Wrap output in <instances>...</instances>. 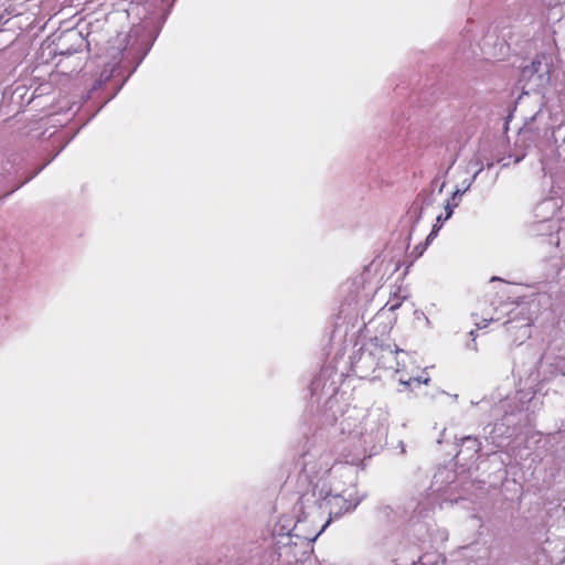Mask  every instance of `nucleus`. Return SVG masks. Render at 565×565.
I'll list each match as a JSON object with an SVG mask.
<instances>
[{
    "label": "nucleus",
    "mask_w": 565,
    "mask_h": 565,
    "mask_svg": "<svg viewBox=\"0 0 565 565\" xmlns=\"http://www.w3.org/2000/svg\"><path fill=\"white\" fill-rule=\"evenodd\" d=\"M361 502V498L356 497V489L354 486L343 490L341 493H328L319 503V509L329 514V520L321 527L316 537L326 529L330 520L342 516L355 509Z\"/></svg>",
    "instance_id": "1"
},
{
    "label": "nucleus",
    "mask_w": 565,
    "mask_h": 565,
    "mask_svg": "<svg viewBox=\"0 0 565 565\" xmlns=\"http://www.w3.org/2000/svg\"><path fill=\"white\" fill-rule=\"evenodd\" d=\"M405 358H407V353L403 350H398L396 347L393 349L391 345L385 348H380L379 350V367L386 370H394L395 379L398 383L412 387L413 384L419 385L420 383L427 384L429 377H414L406 376L404 374L405 369Z\"/></svg>",
    "instance_id": "2"
},
{
    "label": "nucleus",
    "mask_w": 565,
    "mask_h": 565,
    "mask_svg": "<svg viewBox=\"0 0 565 565\" xmlns=\"http://www.w3.org/2000/svg\"><path fill=\"white\" fill-rule=\"evenodd\" d=\"M302 473L310 483L322 479L332 468V458L327 452L308 451L302 457Z\"/></svg>",
    "instance_id": "3"
},
{
    "label": "nucleus",
    "mask_w": 565,
    "mask_h": 565,
    "mask_svg": "<svg viewBox=\"0 0 565 565\" xmlns=\"http://www.w3.org/2000/svg\"><path fill=\"white\" fill-rule=\"evenodd\" d=\"M456 473L454 470L443 467L437 470V472L434 475L433 481L430 483V487L428 489V495L434 501H447L450 502L457 501L456 498H450L448 492L451 491V484L455 482Z\"/></svg>",
    "instance_id": "4"
},
{
    "label": "nucleus",
    "mask_w": 565,
    "mask_h": 565,
    "mask_svg": "<svg viewBox=\"0 0 565 565\" xmlns=\"http://www.w3.org/2000/svg\"><path fill=\"white\" fill-rule=\"evenodd\" d=\"M347 429L352 439H359L360 446L363 449H366V447H369L371 445H375L376 443H381L384 439L385 434H386V428L383 424L377 426L375 429L372 428L370 431H367V430L363 431L362 428H358V427H355L354 429H351L350 423H348L347 420H343L342 422V430L344 431Z\"/></svg>",
    "instance_id": "5"
},
{
    "label": "nucleus",
    "mask_w": 565,
    "mask_h": 565,
    "mask_svg": "<svg viewBox=\"0 0 565 565\" xmlns=\"http://www.w3.org/2000/svg\"><path fill=\"white\" fill-rule=\"evenodd\" d=\"M109 55L111 57V61L104 63L105 68L100 73L98 79L94 85L95 89L102 87L115 75V72L117 71L118 66L125 57V53L119 49H111Z\"/></svg>",
    "instance_id": "6"
},
{
    "label": "nucleus",
    "mask_w": 565,
    "mask_h": 565,
    "mask_svg": "<svg viewBox=\"0 0 565 565\" xmlns=\"http://www.w3.org/2000/svg\"><path fill=\"white\" fill-rule=\"evenodd\" d=\"M461 447L457 454V457H462L467 461H475L478 458V454L481 449V443L478 438L472 436H466L461 439Z\"/></svg>",
    "instance_id": "7"
},
{
    "label": "nucleus",
    "mask_w": 565,
    "mask_h": 565,
    "mask_svg": "<svg viewBox=\"0 0 565 565\" xmlns=\"http://www.w3.org/2000/svg\"><path fill=\"white\" fill-rule=\"evenodd\" d=\"M436 202V193L434 190H423L418 193L413 207L418 210L417 218L422 217V214Z\"/></svg>",
    "instance_id": "8"
},
{
    "label": "nucleus",
    "mask_w": 565,
    "mask_h": 565,
    "mask_svg": "<svg viewBox=\"0 0 565 565\" xmlns=\"http://www.w3.org/2000/svg\"><path fill=\"white\" fill-rule=\"evenodd\" d=\"M542 61L540 57H536L530 65L523 67L522 76L524 78H531L533 75L541 71Z\"/></svg>",
    "instance_id": "9"
},
{
    "label": "nucleus",
    "mask_w": 565,
    "mask_h": 565,
    "mask_svg": "<svg viewBox=\"0 0 565 565\" xmlns=\"http://www.w3.org/2000/svg\"><path fill=\"white\" fill-rule=\"evenodd\" d=\"M481 171H482V167H481V168H479V169L476 171V173L472 175L471 180L467 183V185H466L462 190L457 189V190L452 193V195H451V198H450L449 200H450V201H452V202H458V203H459V201H460V199H461L462 194H463L466 191H468V190H469V188L471 186L472 182L477 179L478 174H479Z\"/></svg>",
    "instance_id": "10"
},
{
    "label": "nucleus",
    "mask_w": 565,
    "mask_h": 565,
    "mask_svg": "<svg viewBox=\"0 0 565 565\" xmlns=\"http://www.w3.org/2000/svg\"><path fill=\"white\" fill-rule=\"evenodd\" d=\"M444 221L445 220H444L443 214L437 215V217H436V222L437 223L434 225L431 232L429 233V235L426 238V243L427 244L429 242H431L434 239V237L437 235V233H438L439 228L441 227V224H443Z\"/></svg>",
    "instance_id": "11"
},
{
    "label": "nucleus",
    "mask_w": 565,
    "mask_h": 565,
    "mask_svg": "<svg viewBox=\"0 0 565 565\" xmlns=\"http://www.w3.org/2000/svg\"><path fill=\"white\" fill-rule=\"evenodd\" d=\"M458 205V202H452L450 200H447L446 204H445V215H444V220H448L450 218V216L452 215V212H454V209Z\"/></svg>",
    "instance_id": "12"
},
{
    "label": "nucleus",
    "mask_w": 565,
    "mask_h": 565,
    "mask_svg": "<svg viewBox=\"0 0 565 565\" xmlns=\"http://www.w3.org/2000/svg\"><path fill=\"white\" fill-rule=\"evenodd\" d=\"M445 184L446 182L445 181H439V178L436 177L433 179L431 183H430V189L429 190H437V194H440L445 188Z\"/></svg>",
    "instance_id": "13"
},
{
    "label": "nucleus",
    "mask_w": 565,
    "mask_h": 565,
    "mask_svg": "<svg viewBox=\"0 0 565 565\" xmlns=\"http://www.w3.org/2000/svg\"><path fill=\"white\" fill-rule=\"evenodd\" d=\"M523 328V337H527L529 335V328H530V324L529 323H525L522 326Z\"/></svg>",
    "instance_id": "14"
},
{
    "label": "nucleus",
    "mask_w": 565,
    "mask_h": 565,
    "mask_svg": "<svg viewBox=\"0 0 565 565\" xmlns=\"http://www.w3.org/2000/svg\"><path fill=\"white\" fill-rule=\"evenodd\" d=\"M147 54V52H145L141 56L138 57V61L136 63V65L134 66L131 73L136 70V67L141 63L142 58L145 57V55Z\"/></svg>",
    "instance_id": "15"
},
{
    "label": "nucleus",
    "mask_w": 565,
    "mask_h": 565,
    "mask_svg": "<svg viewBox=\"0 0 565 565\" xmlns=\"http://www.w3.org/2000/svg\"><path fill=\"white\" fill-rule=\"evenodd\" d=\"M491 320H492V318H490V319H489V321H491ZM487 322H488V320H487V319H484V320L482 321V323H481V322H478V323H477V327H478L479 329H480V328H484V327H487Z\"/></svg>",
    "instance_id": "16"
},
{
    "label": "nucleus",
    "mask_w": 565,
    "mask_h": 565,
    "mask_svg": "<svg viewBox=\"0 0 565 565\" xmlns=\"http://www.w3.org/2000/svg\"><path fill=\"white\" fill-rule=\"evenodd\" d=\"M550 74V67L546 66V70H545V75H548Z\"/></svg>",
    "instance_id": "17"
}]
</instances>
